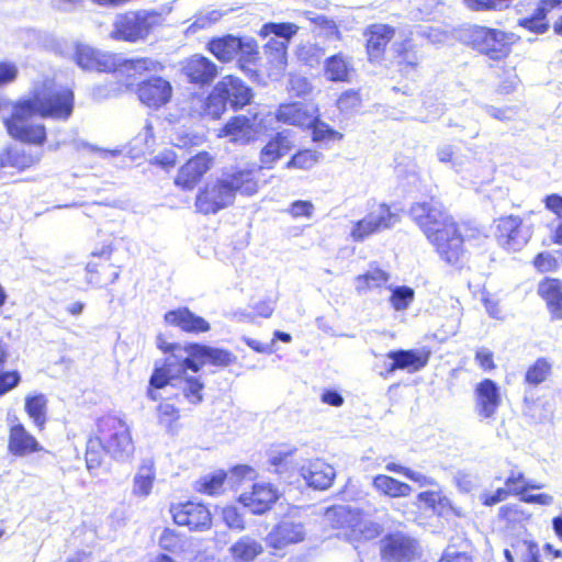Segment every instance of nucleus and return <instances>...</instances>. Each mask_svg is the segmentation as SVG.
I'll return each instance as SVG.
<instances>
[{
	"instance_id": "nucleus-62",
	"label": "nucleus",
	"mask_w": 562,
	"mask_h": 562,
	"mask_svg": "<svg viewBox=\"0 0 562 562\" xmlns=\"http://www.w3.org/2000/svg\"><path fill=\"white\" fill-rule=\"evenodd\" d=\"M222 18V13L217 10H212L205 14H200L193 21L191 27L204 29L216 23Z\"/></svg>"
},
{
	"instance_id": "nucleus-12",
	"label": "nucleus",
	"mask_w": 562,
	"mask_h": 562,
	"mask_svg": "<svg viewBox=\"0 0 562 562\" xmlns=\"http://www.w3.org/2000/svg\"><path fill=\"white\" fill-rule=\"evenodd\" d=\"M135 93L144 106L157 111L171 101L173 88L166 78L150 76L137 83Z\"/></svg>"
},
{
	"instance_id": "nucleus-30",
	"label": "nucleus",
	"mask_w": 562,
	"mask_h": 562,
	"mask_svg": "<svg viewBox=\"0 0 562 562\" xmlns=\"http://www.w3.org/2000/svg\"><path fill=\"white\" fill-rule=\"evenodd\" d=\"M324 69L327 79L340 82H349L355 71L352 58L344 53H338L326 58Z\"/></svg>"
},
{
	"instance_id": "nucleus-9",
	"label": "nucleus",
	"mask_w": 562,
	"mask_h": 562,
	"mask_svg": "<svg viewBox=\"0 0 562 562\" xmlns=\"http://www.w3.org/2000/svg\"><path fill=\"white\" fill-rule=\"evenodd\" d=\"M113 251V245L108 244L91 252L86 266L88 283L95 288H105L119 279L121 268L111 260Z\"/></svg>"
},
{
	"instance_id": "nucleus-36",
	"label": "nucleus",
	"mask_w": 562,
	"mask_h": 562,
	"mask_svg": "<svg viewBox=\"0 0 562 562\" xmlns=\"http://www.w3.org/2000/svg\"><path fill=\"white\" fill-rule=\"evenodd\" d=\"M182 350L186 351L187 357L179 363L180 375L188 370L198 372L205 366V345L191 342L187 344Z\"/></svg>"
},
{
	"instance_id": "nucleus-50",
	"label": "nucleus",
	"mask_w": 562,
	"mask_h": 562,
	"mask_svg": "<svg viewBox=\"0 0 562 562\" xmlns=\"http://www.w3.org/2000/svg\"><path fill=\"white\" fill-rule=\"evenodd\" d=\"M415 292L409 286H395L392 289L390 302L395 311H404L408 308L413 302Z\"/></svg>"
},
{
	"instance_id": "nucleus-31",
	"label": "nucleus",
	"mask_w": 562,
	"mask_h": 562,
	"mask_svg": "<svg viewBox=\"0 0 562 562\" xmlns=\"http://www.w3.org/2000/svg\"><path fill=\"white\" fill-rule=\"evenodd\" d=\"M292 148V142L284 133H278L260 153L262 168H271L272 165Z\"/></svg>"
},
{
	"instance_id": "nucleus-7",
	"label": "nucleus",
	"mask_w": 562,
	"mask_h": 562,
	"mask_svg": "<svg viewBox=\"0 0 562 562\" xmlns=\"http://www.w3.org/2000/svg\"><path fill=\"white\" fill-rule=\"evenodd\" d=\"M462 41L491 59H501L508 52L512 37L507 33L481 25H471L461 33Z\"/></svg>"
},
{
	"instance_id": "nucleus-15",
	"label": "nucleus",
	"mask_w": 562,
	"mask_h": 562,
	"mask_svg": "<svg viewBox=\"0 0 562 562\" xmlns=\"http://www.w3.org/2000/svg\"><path fill=\"white\" fill-rule=\"evenodd\" d=\"M41 159L42 155L30 148L8 145L0 151V168L13 172H23L38 165Z\"/></svg>"
},
{
	"instance_id": "nucleus-40",
	"label": "nucleus",
	"mask_w": 562,
	"mask_h": 562,
	"mask_svg": "<svg viewBox=\"0 0 562 562\" xmlns=\"http://www.w3.org/2000/svg\"><path fill=\"white\" fill-rule=\"evenodd\" d=\"M437 158L440 162L450 164L456 171H460L469 162V156L452 145L445 144L437 148Z\"/></svg>"
},
{
	"instance_id": "nucleus-6",
	"label": "nucleus",
	"mask_w": 562,
	"mask_h": 562,
	"mask_svg": "<svg viewBox=\"0 0 562 562\" xmlns=\"http://www.w3.org/2000/svg\"><path fill=\"white\" fill-rule=\"evenodd\" d=\"M245 182L244 171L227 175L214 183L205 184L195 196V207L202 214H214L231 204Z\"/></svg>"
},
{
	"instance_id": "nucleus-60",
	"label": "nucleus",
	"mask_w": 562,
	"mask_h": 562,
	"mask_svg": "<svg viewBox=\"0 0 562 562\" xmlns=\"http://www.w3.org/2000/svg\"><path fill=\"white\" fill-rule=\"evenodd\" d=\"M361 99L357 91L348 90L344 92L339 99L337 100V105L340 111H351L358 106H360Z\"/></svg>"
},
{
	"instance_id": "nucleus-1",
	"label": "nucleus",
	"mask_w": 562,
	"mask_h": 562,
	"mask_svg": "<svg viewBox=\"0 0 562 562\" xmlns=\"http://www.w3.org/2000/svg\"><path fill=\"white\" fill-rule=\"evenodd\" d=\"M75 110V93L68 87L43 85L30 97L19 98L10 104L2 123L9 137L20 144L42 148L48 143L47 126L34 119L68 121Z\"/></svg>"
},
{
	"instance_id": "nucleus-53",
	"label": "nucleus",
	"mask_w": 562,
	"mask_h": 562,
	"mask_svg": "<svg viewBox=\"0 0 562 562\" xmlns=\"http://www.w3.org/2000/svg\"><path fill=\"white\" fill-rule=\"evenodd\" d=\"M186 386L183 387V395L191 404H199L203 400L204 384L195 376L184 378Z\"/></svg>"
},
{
	"instance_id": "nucleus-20",
	"label": "nucleus",
	"mask_w": 562,
	"mask_h": 562,
	"mask_svg": "<svg viewBox=\"0 0 562 562\" xmlns=\"http://www.w3.org/2000/svg\"><path fill=\"white\" fill-rule=\"evenodd\" d=\"M164 321L167 325L178 327L188 334L206 333L211 328L206 319L194 314L186 306L168 311L164 315Z\"/></svg>"
},
{
	"instance_id": "nucleus-42",
	"label": "nucleus",
	"mask_w": 562,
	"mask_h": 562,
	"mask_svg": "<svg viewBox=\"0 0 562 562\" xmlns=\"http://www.w3.org/2000/svg\"><path fill=\"white\" fill-rule=\"evenodd\" d=\"M299 26L294 23H273L269 22L262 25L259 34L263 37L273 34L281 38V42L289 44L290 40L297 33Z\"/></svg>"
},
{
	"instance_id": "nucleus-47",
	"label": "nucleus",
	"mask_w": 562,
	"mask_h": 562,
	"mask_svg": "<svg viewBox=\"0 0 562 562\" xmlns=\"http://www.w3.org/2000/svg\"><path fill=\"white\" fill-rule=\"evenodd\" d=\"M322 154L316 150L305 149L296 153L286 164V168L311 169L321 159Z\"/></svg>"
},
{
	"instance_id": "nucleus-17",
	"label": "nucleus",
	"mask_w": 562,
	"mask_h": 562,
	"mask_svg": "<svg viewBox=\"0 0 562 562\" xmlns=\"http://www.w3.org/2000/svg\"><path fill=\"white\" fill-rule=\"evenodd\" d=\"M416 549L415 540L403 533H394L382 540L381 554L387 562H408Z\"/></svg>"
},
{
	"instance_id": "nucleus-25",
	"label": "nucleus",
	"mask_w": 562,
	"mask_h": 562,
	"mask_svg": "<svg viewBox=\"0 0 562 562\" xmlns=\"http://www.w3.org/2000/svg\"><path fill=\"white\" fill-rule=\"evenodd\" d=\"M316 110L310 111V109L300 103H286L281 104L277 111L276 117L279 122L284 124L306 127L313 124L315 121Z\"/></svg>"
},
{
	"instance_id": "nucleus-57",
	"label": "nucleus",
	"mask_w": 562,
	"mask_h": 562,
	"mask_svg": "<svg viewBox=\"0 0 562 562\" xmlns=\"http://www.w3.org/2000/svg\"><path fill=\"white\" fill-rule=\"evenodd\" d=\"M419 59L420 58L416 50L405 48L397 57V65L400 66L401 71L407 75L412 70L416 69L419 64Z\"/></svg>"
},
{
	"instance_id": "nucleus-52",
	"label": "nucleus",
	"mask_w": 562,
	"mask_h": 562,
	"mask_svg": "<svg viewBox=\"0 0 562 562\" xmlns=\"http://www.w3.org/2000/svg\"><path fill=\"white\" fill-rule=\"evenodd\" d=\"M513 549L522 562H541L539 547L531 540L519 541L513 546Z\"/></svg>"
},
{
	"instance_id": "nucleus-38",
	"label": "nucleus",
	"mask_w": 562,
	"mask_h": 562,
	"mask_svg": "<svg viewBox=\"0 0 562 562\" xmlns=\"http://www.w3.org/2000/svg\"><path fill=\"white\" fill-rule=\"evenodd\" d=\"M226 477L227 473L223 470L203 475L195 481L194 491L203 495H216L222 492Z\"/></svg>"
},
{
	"instance_id": "nucleus-16",
	"label": "nucleus",
	"mask_w": 562,
	"mask_h": 562,
	"mask_svg": "<svg viewBox=\"0 0 562 562\" xmlns=\"http://www.w3.org/2000/svg\"><path fill=\"white\" fill-rule=\"evenodd\" d=\"M182 74L190 83L204 87L216 78L217 67L207 57L193 55L184 60Z\"/></svg>"
},
{
	"instance_id": "nucleus-4",
	"label": "nucleus",
	"mask_w": 562,
	"mask_h": 562,
	"mask_svg": "<svg viewBox=\"0 0 562 562\" xmlns=\"http://www.w3.org/2000/svg\"><path fill=\"white\" fill-rule=\"evenodd\" d=\"M166 25V18L156 9H136L119 13L112 24L110 37L117 42L146 41Z\"/></svg>"
},
{
	"instance_id": "nucleus-14",
	"label": "nucleus",
	"mask_w": 562,
	"mask_h": 562,
	"mask_svg": "<svg viewBox=\"0 0 562 562\" xmlns=\"http://www.w3.org/2000/svg\"><path fill=\"white\" fill-rule=\"evenodd\" d=\"M474 409L484 419L493 418L502 404L501 391L497 383L484 379L474 389Z\"/></svg>"
},
{
	"instance_id": "nucleus-48",
	"label": "nucleus",
	"mask_w": 562,
	"mask_h": 562,
	"mask_svg": "<svg viewBox=\"0 0 562 562\" xmlns=\"http://www.w3.org/2000/svg\"><path fill=\"white\" fill-rule=\"evenodd\" d=\"M158 423L167 429H173L180 419V411L168 402H161L157 406Z\"/></svg>"
},
{
	"instance_id": "nucleus-59",
	"label": "nucleus",
	"mask_w": 562,
	"mask_h": 562,
	"mask_svg": "<svg viewBox=\"0 0 562 562\" xmlns=\"http://www.w3.org/2000/svg\"><path fill=\"white\" fill-rule=\"evenodd\" d=\"M19 68L15 63L0 60V87L8 86L16 80Z\"/></svg>"
},
{
	"instance_id": "nucleus-29",
	"label": "nucleus",
	"mask_w": 562,
	"mask_h": 562,
	"mask_svg": "<svg viewBox=\"0 0 562 562\" xmlns=\"http://www.w3.org/2000/svg\"><path fill=\"white\" fill-rule=\"evenodd\" d=\"M539 295L546 301L551 318L562 319V283L558 279H547L539 284Z\"/></svg>"
},
{
	"instance_id": "nucleus-58",
	"label": "nucleus",
	"mask_w": 562,
	"mask_h": 562,
	"mask_svg": "<svg viewBox=\"0 0 562 562\" xmlns=\"http://www.w3.org/2000/svg\"><path fill=\"white\" fill-rule=\"evenodd\" d=\"M222 517L226 526L231 529H244V516L235 506H226L223 508Z\"/></svg>"
},
{
	"instance_id": "nucleus-61",
	"label": "nucleus",
	"mask_w": 562,
	"mask_h": 562,
	"mask_svg": "<svg viewBox=\"0 0 562 562\" xmlns=\"http://www.w3.org/2000/svg\"><path fill=\"white\" fill-rule=\"evenodd\" d=\"M468 8L475 11L481 10H497L503 8L502 0H464Z\"/></svg>"
},
{
	"instance_id": "nucleus-33",
	"label": "nucleus",
	"mask_w": 562,
	"mask_h": 562,
	"mask_svg": "<svg viewBox=\"0 0 562 562\" xmlns=\"http://www.w3.org/2000/svg\"><path fill=\"white\" fill-rule=\"evenodd\" d=\"M372 485L379 493L392 498L406 497L412 493L411 485L384 474L374 476Z\"/></svg>"
},
{
	"instance_id": "nucleus-44",
	"label": "nucleus",
	"mask_w": 562,
	"mask_h": 562,
	"mask_svg": "<svg viewBox=\"0 0 562 562\" xmlns=\"http://www.w3.org/2000/svg\"><path fill=\"white\" fill-rule=\"evenodd\" d=\"M173 376L170 374L169 366H160L156 367L151 373V376L149 379V386L147 390V396L151 401L157 400V395L154 393V390H160L166 387Z\"/></svg>"
},
{
	"instance_id": "nucleus-34",
	"label": "nucleus",
	"mask_w": 562,
	"mask_h": 562,
	"mask_svg": "<svg viewBox=\"0 0 562 562\" xmlns=\"http://www.w3.org/2000/svg\"><path fill=\"white\" fill-rule=\"evenodd\" d=\"M47 397L42 393L25 397L24 409L40 430L44 429L47 420Z\"/></svg>"
},
{
	"instance_id": "nucleus-46",
	"label": "nucleus",
	"mask_w": 562,
	"mask_h": 562,
	"mask_svg": "<svg viewBox=\"0 0 562 562\" xmlns=\"http://www.w3.org/2000/svg\"><path fill=\"white\" fill-rule=\"evenodd\" d=\"M246 131V116L236 115L233 116L226 124L218 130V137H229L231 140L235 142L241 138Z\"/></svg>"
},
{
	"instance_id": "nucleus-18",
	"label": "nucleus",
	"mask_w": 562,
	"mask_h": 562,
	"mask_svg": "<svg viewBox=\"0 0 562 562\" xmlns=\"http://www.w3.org/2000/svg\"><path fill=\"white\" fill-rule=\"evenodd\" d=\"M42 450V445L22 423L16 422L9 427L8 451L12 456L24 457Z\"/></svg>"
},
{
	"instance_id": "nucleus-3",
	"label": "nucleus",
	"mask_w": 562,
	"mask_h": 562,
	"mask_svg": "<svg viewBox=\"0 0 562 562\" xmlns=\"http://www.w3.org/2000/svg\"><path fill=\"white\" fill-rule=\"evenodd\" d=\"M409 213L439 256L450 265L458 263L463 255V238L442 205L434 200L418 202L412 205Z\"/></svg>"
},
{
	"instance_id": "nucleus-49",
	"label": "nucleus",
	"mask_w": 562,
	"mask_h": 562,
	"mask_svg": "<svg viewBox=\"0 0 562 562\" xmlns=\"http://www.w3.org/2000/svg\"><path fill=\"white\" fill-rule=\"evenodd\" d=\"M308 127H312V130H313V140L314 142L342 139L341 133L335 131L327 123L321 121L316 114H315V121Z\"/></svg>"
},
{
	"instance_id": "nucleus-43",
	"label": "nucleus",
	"mask_w": 562,
	"mask_h": 562,
	"mask_svg": "<svg viewBox=\"0 0 562 562\" xmlns=\"http://www.w3.org/2000/svg\"><path fill=\"white\" fill-rule=\"evenodd\" d=\"M324 520L333 528L349 526L352 521L351 510L344 505L329 507L324 514Z\"/></svg>"
},
{
	"instance_id": "nucleus-54",
	"label": "nucleus",
	"mask_w": 562,
	"mask_h": 562,
	"mask_svg": "<svg viewBox=\"0 0 562 562\" xmlns=\"http://www.w3.org/2000/svg\"><path fill=\"white\" fill-rule=\"evenodd\" d=\"M178 161L177 153L169 148L158 153L149 160V165L159 168L166 172L171 171Z\"/></svg>"
},
{
	"instance_id": "nucleus-22",
	"label": "nucleus",
	"mask_w": 562,
	"mask_h": 562,
	"mask_svg": "<svg viewBox=\"0 0 562 562\" xmlns=\"http://www.w3.org/2000/svg\"><path fill=\"white\" fill-rule=\"evenodd\" d=\"M304 536L305 529L301 522L282 520L268 533L266 541L270 547L281 549L288 544L302 541Z\"/></svg>"
},
{
	"instance_id": "nucleus-41",
	"label": "nucleus",
	"mask_w": 562,
	"mask_h": 562,
	"mask_svg": "<svg viewBox=\"0 0 562 562\" xmlns=\"http://www.w3.org/2000/svg\"><path fill=\"white\" fill-rule=\"evenodd\" d=\"M553 8V0H542L539 8L537 9V12L532 16L521 20L520 24L535 33L542 34L548 29V23L546 22V14Z\"/></svg>"
},
{
	"instance_id": "nucleus-2",
	"label": "nucleus",
	"mask_w": 562,
	"mask_h": 562,
	"mask_svg": "<svg viewBox=\"0 0 562 562\" xmlns=\"http://www.w3.org/2000/svg\"><path fill=\"white\" fill-rule=\"evenodd\" d=\"M135 446L126 420L115 414L97 418L95 428L86 442L85 460L89 471L99 469L109 456L124 460L134 453Z\"/></svg>"
},
{
	"instance_id": "nucleus-13",
	"label": "nucleus",
	"mask_w": 562,
	"mask_h": 562,
	"mask_svg": "<svg viewBox=\"0 0 562 562\" xmlns=\"http://www.w3.org/2000/svg\"><path fill=\"white\" fill-rule=\"evenodd\" d=\"M496 237L502 247L509 251H518L528 243L530 231L522 226L520 217L507 216L499 220Z\"/></svg>"
},
{
	"instance_id": "nucleus-23",
	"label": "nucleus",
	"mask_w": 562,
	"mask_h": 562,
	"mask_svg": "<svg viewBox=\"0 0 562 562\" xmlns=\"http://www.w3.org/2000/svg\"><path fill=\"white\" fill-rule=\"evenodd\" d=\"M386 357L392 360L389 364L386 372L392 373L395 370H407L408 372H416L426 367L428 363V352L420 350H394L390 351Z\"/></svg>"
},
{
	"instance_id": "nucleus-32",
	"label": "nucleus",
	"mask_w": 562,
	"mask_h": 562,
	"mask_svg": "<svg viewBox=\"0 0 562 562\" xmlns=\"http://www.w3.org/2000/svg\"><path fill=\"white\" fill-rule=\"evenodd\" d=\"M156 481V470L153 462L142 463L133 479L134 496L145 498L150 495Z\"/></svg>"
},
{
	"instance_id": "nucleus-10",
	"label": "nucleus",
	"mask_w": 562,
	"mask_h": 562,
	"mask_svg": "<svg viewBox=\"0 0 562 562\" xmlns=\"http://www.w3.org/2000/svg\"><path fill=\"white\" fill-rule=\"evenodd\" d=\"M400 222V216L392 212L390 207L381 203L363 218L352 223L350 237L353 241L361 243L368 237L389 229Z\"/></svg>"
},
{
	"instance_id": "nucleus-64",
	"label": "nucleus",
	"mask_w": 562,
	"mask_h": 562,
	"mask_svg": "<svg viewBox=\"0 0 562 562\" xmlns=\"http://www.w3.org/2000/svg\"><path fill=\"white\" fill-rule=\"evenodd\" d=\"M475 361L485 371H491L495 368L493 352L485 347H482L476 350Z\"/></svg>"
},
{
	"instance_id": "nucleus-19",
	"label": "nucleus",
	"mask_w": 562,
	"mask_h": 562,
	"mask_svg": "<svg viewBox=\"0 0 562 562\" xmlns=\"http://www.w3.org/2000/svg\"><path fill=\"white\" fill-rule=\"evenodd\" d=\"M75 63L83 70L111 72L114 53H102L87 45H78L74 54Z\"/></svg>"
},
{
	"instance_id": "nucleus-24",
	"label": "nucleus",
	"mask_w": 562,
	"mask_h": 562,
	"mask_svg": "<svg viewBox=\"0 0 562 562\" xmlns=\"http://www.w3.org/2000/svg\"><path fill=\"white\" fill-rule=\"evenodd\" d=\"M301 475L308 486L315 490H326L331 486L336 471L330 464L315 460L302 467Z\"/></svg>"
},
{
	"instance_id": "nucleus-39",
	"label": "nucleus",
	"mask_w": 562,
	"mask_h": 562,
	"mask_svg": "<svg viewBox=\"0 0 562 562\" xmlns=\"http://www.w3.org/2000/svg\"><path fill=\"white\" fill-rule=\"evenodd\" d=\"M286 42H281L277 38H270L265 45V52L269 61L274 66L277 76L282 74L286 67Z\"/></svg>"
},
{
	"instance_id": "nucleus-27",
	"label": "nucleus",
	"mask_w": 562,
	"mask_h": 562,
	"mask_svg": "<svg viewBox=\"0 0 562 562\" xmlns=\"http://www.w3.org/2000/svg\"><path fill=\"white\" fill-rule=\"evenodd\" d=\"M279 498L278 490L270 483H256L248 496V510L261 515L271 508Z\"/></svg>"
},
{
	"instance_id": "nucleus-51",
	"label": "nucleus",
	"mask_w": 562,
	"mask_h": 562,
	"mask_svg": "<svg viewBox=\"0 0 562 562\" xmlns=\"http://www.w3.org/2000/svg\"><path fill=\"white\" fill-rule=\"evenodd\" d=\"M551 366L546 359H538L526 372L527 383L538 385L546 381L550 373Z\"/></svg>"
},
{
	"instance_id": "nucleus-63",
	"label": "nucleus",
	"mask_w": 562,
	"mask_h": 562,
	"mask_svg": "<svg viewBox=\"0 0 562 562\" xmlns=\"http://www.w3.org/2000/svg\"><path fill=\"white\" fill-rule=\"evenodd\" d=\"M525 476L522 473L512 474L507 477L505 484L509 493L515 495H522L526 491Z\"/></svg>"
},
{
	"instance_id": "nucleus-28",
	"label": "nucleus",
	"mask_w": 562,
	"mask_h": 562,
	"mask_svg": "<svg viewBox=\"0 0 562 562\" xmlns=\"http://www.w3.org/2000/svg\"><path fill=\"white\" fill-rule=\"evenodd\" d=\"M395 30L386 24L369 25L363 35L367 40V50L371 58H378L384 52L385 46L393 38Z\"/></svg>"
},
{
	"instance_id": "nucleus-56",
	"label": "nucleus",
	"mask_w": 562,
	"mask_h": 562,
	"mask_svg": "<svg viewBox=\"0 0 562 562\" xmlns=\"http://www.w3.org/2000/svg\"><path fill=\"white\" fill-rule=\"evenodd\" d=\"M234 357L231 352L205 346V366L226 367L232 363Z\"/></svg>"
},
{
	"instance_id": "nucleus-8",
	"label": "nucleus",
	"mask_w": 562,
	"mask_h": 562,
	"mask_svg": "<svg viewBox=\"0 0 562 562\" xmlns=\"http://www.w3.org/2000/svg\"><path fill=\"white\" fill-rule=\"evenodd\" d=\"M169 514L175 525L192 532L207 531L213 526V515L203 502L189 499L171 504Z\"/></svg>"
},
{
	"instance_id": "nucleus-55",
	"label": "nucleus",
	"mask_w": 562,
	"mask_h": 562,
	"mask_svg": "<svg viewBox=\"0 0 562 562\" xmlns=\"http://www.w3.org/2000/svg\"><path fill=\"white\" fill-rule=\"evenodd\" d=\"M313 90L312 83L307 78L301 75H291L288 85V91L293 97L304 98L311 94Z\"/></svg>"
},
{
	"instance_id": "nucleus-26",
	"label": "nucleus",
	"mask_w": 562,
	"mask_h": 562,
	"mask_svg": "<svg viewBox=\"0 0 562 562\" xmlns=\"http://www.w3.org/2000/svg\"><path fill=\"white\" fill-rule=\"evenodd\" d=\"M206 47L216 59L228 63L241 52L244 43L241 37L224 35L211 38Z\"/></svg>"
},
{
	"instance_id": "nucleus-21",
	"label": "nucleus",
	"mask_w": 562,
	"mask_h": 562,
	"mask_svg": "<svg viewBox=\"0 0 562 562\" xmlns=\"http://www.w3.org/2000/svg\"><path fill=\"white\" fill-rule=\"evenodd\" d=\"M114 66L111 72H119L126 78H135L162 70L164 65L150 57L120 58L114 54Z\"/></svg>"
},
{
	"instance_id": "nucleus-5",
	"label": "nucleus",
	"mask_w": 562,
	"mask_h": 562,
	"mask_svg": "<svg viewBox=\"0 0 562 562\" xmlns=\"http://www.w3.org/2000/svg\"><path fill=\"white\" fill-rule=\"evenodd\" d=\"M228 101L235 109L246 104V88L239 78L232 75L224 76L203 99L199 115L218 120L226 111Z\"/></svg>"
},
{
	"instance_id": "nucleus-35",
	"label": "nucleus",
	"mask_w": 562,
	"mask_h": 562,
	"mask_svg": "<svg viewBox=\"0 0 562 562\" xmlns=\"http://www.w3.org/2000/svg\"><path fill=\"white\" fill-rule=\"evenodd\" d=\"M390 280V274L379 267L370 266V269L355 278V289L358 294H364L370 290L384 285Z\"/></svg>"
},
{
	"instance_id": "nucleus-11",
	"label": "nucleus",
	"mask_w": 562,
	"mask_h": 562,
	"mask_svg": "<svg viewBox=\"0 0 562 562\" xmlns=\"http://www.w3.org/2000/svg\"><path fill=\"white\" fill-rule=\"evenodd\" d=\"M213 165L214 158L209 151L196 153L179 167L173 179L175 186L181 191H193Z\"/></svg>"
},
{
	"instance_id": "nucleus-45",
	"label": "nucleus",
	"mask_w": 562,
	"mask_h": 562,
	"mask_svg": "<svg viewBox=\"0 0 562 562\" xmlns=\"http://www.w3.org/2000/svg\"><path fill=\"white\" fill-rule=\"evenodd\" d=\"M158 546L162 550L161 553H177L182 547V536L172 528H164L158 539Z\"/></svg>"
},
{
	"instance_id": "nucleus-37",
	"label": "nucleus",
	"mask_w": 562,
	"mask_h": 562,
	"mask_svg": "<svg viewBox=\"0 0 562 562\" xmlns=\"http://www.w3.org/2000/svg\"><path fill=\"white\" fill-rule=\"evenodd\" d=\"M9 359V350L4 342L0 341V370L3 369ZM21 382V374L18 370L0 371V397L15 389Z\"/></svg>"
}]
</instances>
